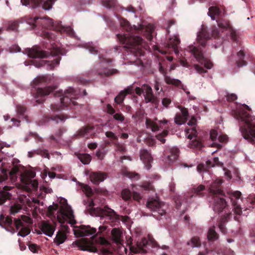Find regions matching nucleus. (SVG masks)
Masks as SVG:
<instances>
[{"label":"nucleus","instance_id":"f257e3e1","mask_svg":"<svg viewBox=\"0 0 255 255\" xmlns=\"http://www.w3.org/2000/svg\"><path fill=\"white\" fill-rule=\"evenodd\" d=\"M120 23L123 29L128 32V34L123 35L118 34L117 35L118 39L121 43L125 44L124 48L131 52H135L140 49L139 46L141 45L143 40L139 36H135L133 34L134 33H139L142 32L144 29V25H139L138 27L134 25L133 28L130 25L129 22L126 19L121 18L120 19Z\"/></svg>","mask_w":255,"mask_h":255},{"label":"nucleus","instance_id":"58836bf2","mask_svg":"<svg viewBox=\"0 0 255 255\" xmlns=\"http://www.w3.org/2000/svg\"><path fill=\"white\" fill-rule=\"evenodd\" d=\"M164 80L166 84L172 85L175 86H179L181 84V82L179 80L172 79L168 76H165Z\"/></svg>","mask_w":255,"mask_h":255},{"label":"nucleus","instance_id":"c9c22d12","mask_svg":"<svg viewBox=\"0 0 255 255\" xmlns=\"http://www.w3.org/2000/svg\"><path fill=\"white\" fill-rule=\"evenodd\" d=\"M187 245L190 246L192 248L195 247L199 248L201 247V243L199 237H193L187 242Z\"/></svg>","mask_w":255,"mask_h":255},{"label":"nucleus","instance_id":"864d4df0","mask_svg":"<svg viewBox=\"0 0 255 255\" xmlns=\"http://www.w3.org/2000/svg\"><path fill=\"white\" fill-rule=\"evenodd\" d=\"M193 66L197 72L199 74H202L207 72L206 70H205L202 67L198 64H194Z\"/></svg>","mask_w":255,"mask_h":255},{"label":"nucleus","instance_id":"a211bd4d","mask_svg":"<svg viewBox=\"0 0 255 255\" xmlns=\"http://www.w3.org/2000/svg\"><path fill=\"white\" fill-rule=\"evenodd\" d=\"M140 158L144 164L146 168L149 170L151 167V163L153 158L151 154L146 149H142L140 151Z\"/></svg>","mask_w":255,"mask_h":255},{"label":"nucleus","instance_id":"6e6552de","mask_svg":"<svg viewBox=\"0 0 255 255\" xmlns=\"http://www.w3.org/2000/svg\"><path fill=\"white\" fill-rule=\"evenodd\" d=\"M54 96L60 97L61 104L64 106L69 107L71 104L74 106L77 105V103L74 101V99L78 98V92L72 88H69L64 91V93L62 91L56 92Z\"/></svg>","mask_w":255,"mask_h":255},{"label":"nucleus","instance_id":"0eeeda50","mask_svg":"<svg viewBox=\"0 0 255 255\" xmlns=\"http://www.w3.org/2000/svg\"><path fill=\"white\" fill-rule=\"evenodd\" d=\"M47 78L46 76H39L35 78L32 83V87L35 89L33 94L36 103L41 104L45 101V97L56 89L55 87L48 86L44 88L39 87L43 83H46Z\"/></svg>","mask_w":255,"mask_h":255},{"label":"nucleus","instance_id":"774afa93","mask_svg":"<svg viewBox=\"0 0 255 255\" xmlns=\"http://www.w3.org/2000/svg\"><path fill=\"white\" fill-rule=\"evenodd\" d=\"M219 228L220 229V231L224 234H226L227 232V229L225 227L224 224H222V223H219Z\"/></svg>","mask_w":255,"mask_h":255},{"label":"nucleus","instance_id":"2eb2a0df","mask_svg":"<svg viewBox=\"0 0 255 255\" xmlns=\"http://www.w3.org/2000/svg\"><path fill=\"white\" fill-rule=\"evenodd\" d=\"M19 168L17 166H13L9 171L7 169H2V174L0 175V182H3L8 178V175L12 182H15L17 179V173L19 172Z\"/></svg>","mask_w":255,"mask_h":255},{"label":"nucleus","instance_id":"bb28decb","mask_svg":"<svg viewBox=\"0 0 255 255\" xmlns=\"http://www.w3.org/2000/svg\"><path fill=\"white\" fill-rule=\"evenodd\" d=\"M94 128L93 126H87L80 129L78 131V136L80 137H85L89 138L93 133Z\"/></svg>","mask_w":255,"mask_h":255},{"label":"nucleus","instance_id":"dca6fc26","mask_svg":"<svg viewBox=\"0 0 255 255\" xmlns=\"http://www.w3.org/2000/svg\"><path fill=\"white\" fill-rule=\"evenodd\" d=\"M224 195L214 196L213 209L215 212H222L227 206V201L224 198Z\"/></svg>","mask_w":255,"mask_h":255},{"label":"nucleus","instance_id":"5fc2aeb1","mask_svg":"<svg viewBox=\"0 0 255 255\" xmlns=\"http://www.w3.org/2000/svg\"><path fill=\"white\" fill-rule=\"evenodd\" d=\"M18 23L16 21L10 22L7 27L8 30H16L18 28Z\"/></svg>","mask_w":255,"mask_h":255},{"label":"nucleus","instance_id":"0e129e2a","mask_svg":"<svg viewBox=\"0 0 255 255\" xmlns=\"http://www.w3.org/2000/svg\"><path fill=\"white\" fill-rule=\"evenodd\" d=\"M226 99L228 102H233L237 99V96L235 94H228L226 95Z\"/></svg>","mask_w":255,"mask_h":255},{"label":"nucleus","instance_id":"052dcab7","mask_svg":"<svg viewBox=\"0 0 255 255\" xmlns=\"http://www.w3.org/2000/svg\"><path fill=\"white\" fill-rule=\"evenodd\" d=\"M16 111L18 114L23 115L26 111V108L24 106L17 105L16 106Z\"/></svg>","mask_w":255,"mask_h":255},{"label":"nucleus","instance_id":"b1692460","mask_svg":"<svg viewBox=\"0 0 255 255\" xmlns=\"http://www.w3.org/2000/svg\"><path fill=\"white\" fill-rule=\"evenodd\" d=\"M242 193L241 192L239 191H235L232 193V197L231 198L233 206L234 207L235 212L238 215H240L242 213V211L240 206L238 204L236 200L239 199Z\"/></svg>","mask_w":255,"mask_h":255},{"label":"nucleus","instance_id":"f03ea898","mask_svg":"<svg viewBox=\"0 0 255 255\" xmlns=\"http://www.w3.org/2000/svg\"><path fill=\"white\" fill-rule=\"evenodd\" d=\"M250 111V108L246 104L243 107L232 111V115L239 122H243L245 127L240 129L244 137L250 142L253 143L255 138V117L251 116L247 111Z\"/></svg>","mask_w":255,"mask_h":255},{"label":"nucleus","instance_id":"7c9ffc66","mask_svg":"<svg viewBox=\"0 0 255 255\" xmlns=\"http://www.w3.org/2000/svg\"><path fill=\"white\" fill-rule=\"evenodd\" d=\"M205 137H200V136L191 141L190 143V147L192 148L201 149L203 146V142L205 139Z\"/></svg>","mask_w":255,"mask_h":255},{"label":"nucleus","instance_id":"5701e85b","mask_svg":"<svg viewBox=\"0 0 255 255\" xmlns=\"http://www.w3.org/2000/svg\"><path fill=\"white\" fill-rule=\"evenodd\" d=\"M107 175L106 173L101 172H95L90 174V178L92 183L98 185L100 182L103 181L106 179Z\"/></svg>","mask_w":255,"mask_h":255},{"label":"nucleus","instance_id":"338daca9","mask_svg":"<svg viewBox=\"0 0 255 255\" xmlns=\"http://www.w3.org/2000/svg\"><path fill=\"white\" fill-rule=\"evenodd\" d=\"M171 100L170 99L165 98L162 100V105L166 108H167L168 105L170 104Z\"/></svg>","mask_w":255,"mask_h":255},{"label":"nucleus","instance_id":"7ed1b4c3","mask_svg":"<svg viewBox=\"0 0 255 255\" xmlns=\"http://www.w3.org/2000/svg\"><path fill=\"white\" fill-rule=\"evenodd\" d=\"M26 22L31 26V29L38 28L43 31V35L46 38L51 37L50 33L45 29H53L62 33L63 31H70V27H64L61 24V22H53L52 19L48 17H39L28 16L25 17Z\"/></svg>","mask_w":255,"mask_h":255},{"label":"nucleus","instance_id":"ea45409f","mask_svg":"<svg viewBox=\"0 0 255 255\" xmlns=\"http://www.w3.org/2000/svg\"><path fill=\"white\" fill-rule=\"evenodd\" d=\"M78 158L84 164H89L91 160V157L88 154H79Z\"/></svg>","mask_w":255,"mask_h":255},{"label":"nucleus","instance_id":"4be33fe9","mask_svg":"<svg viewBox=\"0 0 255 255\" xmlns=\"http://www.w3.org/2000/svg\"><path fill=\"white\" fill-rule=\"evenodd\" d=\"M40 229L45 235L52 237L55 230V226L48 222L42 221Z\"/></svg>","mask_w":255,"mask_h":255},{"label":"nucleus","instance_id":"69168bd1","mask_svg":"<svg viewBox=\"0 0 255 255\" xmlns=\"http://www.w3.org/2000/svg\"><path fill=\"white\" fill-rule=\"evenodd\" d=\"M218 140L220 142H226L228 140V137L226 134H222L219 136Z\"/></svg>","mask_w":255,"mask_h":255},{"label":"nucleus","instance_id":"423d86ee","mask_svg":"<svg viewBox=\"0 0 255 255\" xmlns=\"http://www.w3.org/2000/svg\"><path fill=\"white\" fill-rule=\"evenodd\" d=\"M106 229V226H101L99 227L98 233L90 239L82 238L76 240L73 244L81 251L97 253L98 250L96 247V244L106 245L108 244L107 240L102 235L103 232Z\"/></svg>","mask_w":255,"mask_h":255},{"label":"nucleus","instance_id":"de8ad7c7","mask_svg":"<svg viewBox=\"0 0 255 255\" xmlns=\"http://www.w3.org/2000/svg\"><path fill=\"white\" fill-rule=\"evenodd\" d=\"M103 5L107 8H112L116 4V0H103L102 1Z\"/></svg>","mask_w":255,"mask_h":255},{"label":"nucleus","instance_id":"ddd939ff","mask_svg":"<svg viewBox=\"0 0 255 255\" xmlns=\"http://www.w3.org/2000/svg\"><path fill=\"white\" fill-rule=\"evenodd\" d=\"M216 22H217L219 27L222 30H228L232 40L236 41L237 38L236 32L232 28L228 19L221 17H217Z\"/></svg>","mask_w":255,"mask_h":255},{"label":"nucleus","instance_id":"4c0bfd02","mask_svg":"<svg viewBox=\"0 0 255 255\" xmlns=\"http://www.w3.org/2000/svg\"><path fill=\"white\" fill-rule=\"evenodd\" d=\"M111 233L115 241L117 243L120 242L122 234L121 231L118 228H114L112 230Z\"/></svg>","mask_w":255,"mask_h":255},{"label":"nucleus","instance_id":"9d476101","mask_svg":"<svg viewBox=\"0 0 255 255\" xmlns=\"http://www.w3.org/2000/svg\"><path fill=\"white\" fill-rule=\"evenodd\" d=\"M189 51L192 53L196 58V60L204 65V67L208 69H210L213 67V63L203 55L202 50L196 46L190 45L188 47Z\"/></svg>","mask_w":255,"mask_h":255},{"label":"nucleus","instance_id":"412c9836","mask_svg":"<svg viewBox=\"0 0 255 255\" xmlns=\"http://www.w3.org/2000/svg\"><path fill=\"white\" fill-rule=\"evenodd\" d=\"M107 113L111 115H113V119L119 123H123L125 120V116L121 112L115 113V109L109 104H107L106 107Z\"/></svg>","mask_w":255,"mask_h":255},{"label":"nucleus","instance_id":"cd10ccee","mask_svg":"<svg viewBox=\"0 0 255 255\" xmlns=\"http://www.w3.org/2000/svg\"><path fill=\"white\" fill-rule=\"evenodd\" d=\"M179 43L180 40L177 37L170 38L166 44V48L168 49H172L176 54H178V45Z\"/></svg>","mask_w":255,"mask_h":255},{"label":"nucleus","instance_id":"3c124183","mask_svg":"<svg viewBox=\"0 0 255 255\" xmlns=\"http://www.w3.org/2000/svg\"><path fill=\"white\" fill-rule=\"evenodd\" d=\"M105 135L107 137L111 138L112 140V141H117L118 140V137L115 135V134L113 132L111 131H106L105 133Z\"/></svg>","mask_w":255,"mask_h":255},{"label":"nucleus","instance_id":"603ef678","mask_svg":"<svg viewBox=\"0 0 255 255\" xmlns=\"http://www.w3.org/2000/svg\"><path fill=\"white\" fill-rule=\"evenodd\" d=\"M112 143L117 147V150L120 152H124L126 151L125 147L117 141H113Z\"/></svg>","mask_w":255,"mask_h":255},{"label":"nucleus","instance_id":"393cba45","mask_svg":"<svg viewBox=\"0 0 255 255\" xmlns=\"http://www.w3.org/2000/svg\"><path fill=\"white\" fill-rule=\"evenodd\" d=\"M205 190V186L203 185H200L196 187H194L191 193H188L186 195L187 198H192L194 197L198 196L202 197L204 195V191Z\"/></svg>","mask_w":255,"mask_h":255},{"label":"nucleus","instance_id":"f3484780","mask_svg":"<svg viewBox=\"0 0 255 255\" xmlns=\"http://www.w3.org/2000/svg\"><path fill=\"white\" fill-rule=\"evenodd\" d=\"M178 109L181 114H176L174 118V122L177 125H182L186 122L189 117L188 111L187 108L179 106Z\"/></svg>","mask_w":255,"mask_h":255},{"label":"nucleus","instance_id":"4d7b16f0","mask_svg":"<svg viewBox=\"0 0 255 255\" xmlns=\"http://www.w3.org/2000/svg\"><path fill=\"white\" fill-rule=\"evenodd\" d=\"M51 119L52 120L56 121L57 122H58V120L64 121L65 119H67V117L63 115H55L52 116L51 117Z\"/></svg>","mask_w":255,"mask_h":255},{"label":"nucleus","instance_id":"f8f14e48","mask_svg":"<svg viewBox=\"0 0 255 255\" xmlns=\"http://www.w3.org/2000/svg\"><path fill=\"white\" fill-rule=\"evenodd\" d=\"M146 205L151 211L157 212L159 216H162L165 214V211L163 208L164 205L159 201L158 198L149 199L146 202Z\"/></svg>","mask_w":255,"mask_h":255},{"label":"nucleus","instance_id":"f704fd0d","mask_svg":"<svg viewBox=\"0 0 255 255\" xmlns=\"http://www.w3.org/2000/svg\"><path fill=\"white\" fill-rule=\"evenodd\" d=\"M245 56V54L243 50H241L237 53L239 59L236 61V64L238 67H240L247 65V62L244 60Z\"/></svg>","mask_w":255,"mask_h":255},{"label":"nucleus","instance_id":"37998d69","mask_svg":"<svg viewBox=\"0 0 255 255\" xmlns=\"http://www.w3.org/2000/svg\"><path fill=\"white\" fill-rule=\"evenodd\" d=\"M147 244H148L147 240L145 238H142L139 242L137 243V245L138 249L140 251L144 253H146V251L144 249V248L145 247Z\"/></svg>","mask_w":255,"mask_h":255},{"label":"nucleus","instance_id":"4468645a","mask_svg":"<svg viewBox=\"0 0 255 255\" xmlns=\"http://www.w3.org/2000/svg\"><path fill=\"white\" fill-rule=\"evenodd\" d=\"M96 229L90 226L81 225L76 227L73 230L74 234L76 237L89 236L96 233Z\"/></svg>","mask_w":255,"mask_h":255},{"label":"nucleus","instance_id":"bf43d9fd","mask_svg":"<svg viewBox=\"0 0 255 255\" xmlns=\"http://www.w3.org/2000/svg\"><path fill=\"white\" fill-rule=\"evenodd\" d=\"M218 136V132L215 129H211L210 132V138L212 141H215L216 140Z\"/></svg>","mask_w":255,"mask_h":255},{"label":"nucleus","instance_id":"c756f323","mask_svg":"<svg viewBox=\"0 0 255 255\" xmlns=\"http://www.w3.org/2000/svg\"><path fill=\"white\" fill-rule=\"evenodd\" d=\"M3 190H0V205L3 204L7 199H10L11 195L6 192V191L10 190V187L5 186L3 188Z\"/></svg>","mask_w":255,"mask_h":255},{"label":"nucleus","instance_id":"79ce46f5","mask_svg":"<svg viewBox=\"0 0 255 255\" xmlns=\"http://www.w3.org/2000/svg\"><path fill=\"white\" fill-rule=\"evenodd\" d=\"M186 132L187 134L188 138L191 139L193 137H198V132L195 128L193 127L190 128H188L186 130Z\"/></svg>","mask_w":255,"mask_h":255},{"label":"nucleus","instance_id":"6e6d98bb","mask_svg":"<svg viewBox=\"0 0 255 255\" xmlns=\"http://www.w3.org/2000/svg\"><path fill=\"white\" fill-rule=\"evenodd\" d=\"M134 87L133 86V84H132V85L128 86L126 89H125V90L122 91L125 93L126 96L128 94H132L134 93Z\"/></svg>","mask_w":255,"mask_h":255},{"label":"nucleus","instance_id":"49530a36","mask_svg":"<svg viewBox=\"0 0 255 255\" xmlns=\"http://www.w3.org/2000/svg\"><path fill=\"white\" fill-rule=\"evenodd\" d=\"M60 60L61 57L60 56H58L53 60L51 61L50 63L49 62H48L49 63L48 64L49 68L50 70L53 69L55 67L59 64Z\"/></svg>","mask_w":255,"mask_h":255},{"label":"nucleus","instance_id":"09e8293b","mask_svg":"<svg viewBox=\"0 0 255 255\" xmlns=\"http://www.w3.org/2000/svg\"><path fill=\"white\" fill-rule=\"evenodd\" d=\"M126 94L123 91H121L118 96H117L115 98V102L117 104H122L124 100L126 97Z\"/></svg>","mask_w":255,"mask_h":255},{"label":"nucleus","instance_id":"a19ab883","mask_svg":"<svg viewBox=\"0 0 255 255\" xmlns=\"http://www.w3.org/2000/svg\"><path fill=\"white\" fill-rule=\"evenodd\" d=\"M21 206L19 204H14L9 209V213L11 216H14L21 210Z\"/></svg>","mask_w":255,"mask_h":255},{"label":"nucleus","instance_id":"a18cd8bd","mask_svg":"<svg viewBox=\"0 0 255 255\" xmlns=\"http://www.w3.org/2000/svg\"><path fill=\"white\" fill-rule=\"evenodd\" d=\"M169 131L167 130H164L161 133H159L156 135V138L161 141L162 143H164L166 141L165 137H166Z\"/></svg>","mask_w":255,"mask_h":255},{"label":"nucleus","instance_id":"9b49d317","mask_svg":"<svg viewBox=\"0 0 255 255\" xmlns=\"http://www.w3.org/2000/svg\"><path fill=\"white\" fill-rule=\"evenodd\" d=\"M56 0H21V2L24 5H29L33 8L37 7L42 4V8L45 10H49L52 7Z\"/></svg>","mask_w":255,"mask_h":255},{"label":"nucleus","instance_id":"473e14b6","mask_svg":"<svg viewBox=\"0 0 255 255\" xmlns=\"http://www.w3.org/2000/svg\"><path fill=\"white\" fill-rule=\"evenodd\" d=\"M220 9L216 6H211L209 8L208 14L211 17L212 20L215 19L216 16H217V17H220Z\"/></svg>","mask_w":255,"mask_h":255},{"label":"nucleus","instance_id":"a878e982","mask_svg":"<svg viewBox=\"0 0 255 255\" xmlns=\"http://www.w3.org/2000/svg\"><path fill=\"white\" fill-rule=\"evenodd\" d=\"M210 38V33L204 29H202L201 31L198 33L197 38L199 43L202 47H205L206 46L207 40Z\"/></svg>","mask_w":255,"mask_h":255},{"label":"nucleus","instance_id":"39448f33","mask_svg":"<svg viewBox=\"0 0 255 255\" xmlns=\"http://www.w3.org/2000/svg\"><path fill=\"white\" fill-rule=\"evenodd\" d=\"M23 221L29 223L31 222V219L26 215H21L20 218H13L11 216L5 218L3 214L0 215V226L12 234L15 232L13 226L16 230L22 227L17 235L24 237L30 233V230L28 228L24 227Z\"/></svg>","mask_w":255,"mask_h":255},{"label":"nucleus","instance_id":"e2e57ef3","mask_svg":"<svg viewBox=\"0 0 255 255\" xmlns=\"http://www.w3.org/2000/svg\"><path fill=\"white\" fill-rule=\"evenodd\" d=\"M37 154L48 159L50 157V155L47 150H39L37 151Z\"/></svg>","mask_w":255,"mask_h":255},{"label":"nucleus","instance_id":"13d9d810","mask_svg":"<svg viewBox=\"0 0 255 255\" xmlns=\"http://www.w3.org/2000/svg\"><path fill=\"white\" fill-rule=\"evenodd\" d=\"M86 48L89 50V51L92 53L94 54H98V50L96 47H93L90 44H86Z\"/></svg>","mask_w":255,"mask_h":255},{"label":"nucleus","instance_id":"6ab92c4d","mask_svg":"<svg viewBox=\"0 0 255 255\" xmlns=\"http://www.w3.org/2000/svg\"><path fill=\"white\" fill-rule=\"evenodd\" d=\"M223 182L222 179H217L213 182L209 187L210 192L214 196L224 195L223 191L221 189V186Z\"/></svg>","mask_w":255,"mask_h":255},{"label":"nucleus","instance_id":"72a5a7b5","mask_svg":"<svg viewBox=\"0 0 255 255\" xmlns=\"http://www.w3.org/2000/svg\"><path fill=\"white\" fill-rule=\"evenodd\" d=\"M215 227L210 228L207 233V238L209 241L214 242L219 238V235L215 230Z\"/></svg>","mask_w":255,"mask_h":255},{"label":"nucleus","instance_id":"8fccbe9b","mask_svg":"<svg viewBox=\"0 0 255 255\" xmlns=\"http://www.w3.org/2000/svg\"><path fill=\"white\" fill-rule=\"evenodd\" d=\"M59 206L57 204H54L53 205H50L48 207L47 212L48 214L52 216L54 214V212L58 209Z\"/></svg>","mask_w":255,"mask_h":255},{"label":"nucleus","instance_id":"2f4dec72","mask_svg":"<svg viewBox=\"0 0 255 255\" xmlns=\"http://www.w3.org/2000/svg\"><path fill=\"white\" fill-rule=\"evenodd\" d=\"M66 239L67 236L66 234L63 232L59 231L54 240V242L57 246H59V245L63 244Z\"/></svg>","mask_w":255,"mask_h":255},{"label":"nucleus","instance_id":"1a4fd4ad","mask_svg":"<svg viewBox=\"0 0 255 255\" xmlns=\"http://www.w3.org/2000/svg\"><path fill=\"white\" fill-rule=\"evenodd\" d=\"M28 57L32 58H44L49 56H56L58 55L59 51L57 49H53L50 52L42 50L40 47L34 46L31 48L26 50Z\"/></svg>","mask_w":255,"mask_h":255},{"label":"nucleus","instance_id":"e433bc0d","mask_svg":"<svg viewBox=\"0 0 255 255\" xmlns=\"http://www.w3.org/2000/svg\"><path fill=\"white\" fill-rule=\"evenodd\" d=\"M119 73L118 70L116 69L105 70L103 72H99V75L101 77H109L114 74H116Z\"/></svg>","mask_w":255,"mask_h":255},{"label":"nucleus","instance_id":"20e7f679","mask_svg":"<svg viewBox=\"0 0 255 255\" xmlns=\"http://www.w3.org/2000/svg\"><path fill=\"white\" fill-rule=\"evenodd\" d=\"M84 205L86 206L85 212L92 216L100 217L102 218H106L111 223L112 226H118L120 223V215H118L113 209L108 205L103 207L95 208L93 200L88 199L84 200Z\"/></svg>","mask_w":255,"mask_h":255},{"label":"nucleus","instance_id":"aec40b11","mask_svg":"<svg viewBox=\"0 0 255 255\" xmlns=\"http://www.w3.org/2000/svg\"><path fill=\"white\" fill-rule=\"evenodd\" d=\"M179 153V149L175 147L169 148L164 151V155L167 156L168 161L172 162L177 159Z\"/></svg>","mask_w":255,"mask_h":255},{"label":"nucleus","instance_id":"680f3d73","mask_svg":"<svg viewBox=\"0 0 255 255\" xmlns=\"http://www.w3.org/2000/svg\"><path fill=\"white\" fill-rule=\"evenodd\" d=\"M142 87L143 93H145V94H146V93L149 94V93H151V92L152 91L151 87L147 84H144L142 85Z\"/></svg>","mask_w":255,"mask_h":255},{"label":"nucleus","instance_id":"c85d7f7f","mask_svg":"<svg viewBox=\"0 0 255 255\" xmlns=\"http://www.w3.org/2000/svg\"><path fill=\"white\" fill-rule=\"evenodd\" d=\"M144 98L146 103H151L155 107L157 108L159 103V99L154 95L153 91L144 95Z\"/></svg>","mask_w":255,"mask_h":255},{"label":"nucleus","instance_id":"c03bdc74","mask_svg":"<svg viewBox=\"0 0 255 255\" xmlns=\"http://www.w3.org/2000/svg\"><path fill=\"white\" fill-rule=\"evenodd\" d=\"M121 195L122 198L125 201L129 200L132 197V193L127 189L123 190Z\"/></svg>","mask_w":255,"mask_h":255}]
</instances>
